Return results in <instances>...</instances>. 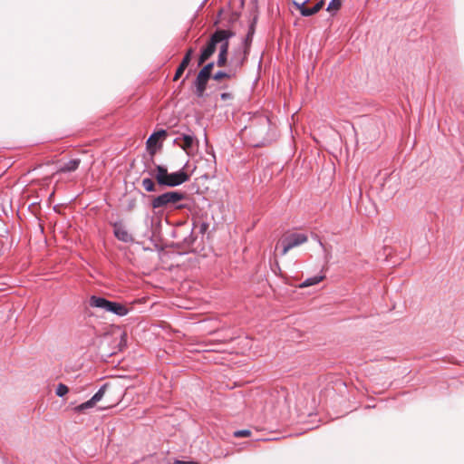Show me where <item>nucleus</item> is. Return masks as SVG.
<instances>
[{
    "mask_svg": "<svg viewBox=\"0 0 464 464\" xmlns=\"http://www.w3.org/2000/svg\"><path fill=\"white\" fill-rule=\"evenodd\" d=\"M307 3H299L295 4V8L300 12L302 16H311L316 14L313 7H306L305 5Z\"/></svg>",
    "mask_w": 464,
    "mask_h": 464,
    "instance_id": "15",
    "label": "nucleus"
},
{
    "mask_svg": "<svg viewBox=\"0 0 464 464\" xmlns=\"http://www.w3.org/2000/svg\"><path fill=\"white\" fill-rule=\"evenodd\" d=\"M191 60H189V58H186L185 56L183 57L181 63H179V65H181V67H188L189 63H190Z\"/></svg>",
    "mask_w": 464,
    "mask_h": 464,
    "instance_id": "26",
    "label": "nucleus"
},
{
    "mask_svg": "<svg viewBox=\"0 0 464 464\" xmlns=\"http://www.w3.org/2000/svg\"><path fill=\"white\" fill-rule=\"evenodd\" d=\"M251 430H239L233 433L235 438H248L251 436Z\"/></svg>",
    "mask_w": 464,
    "mask_h": 464,
    "instance_id": "21",
    "label": "nucleus"
},
{
    "mask_svg": "<svg viewBox=\"0 0 464 464\" xmlns=\"http://www.w3.org/2000/svg\"><path fill=\"white\" fill-rule=\"evenodd\" d=\"M175 464H199L197 461L176 460Z\"/></svg>",
    "mask_w": 464,
    "mask_h": 464,
    "instance_id": "28",
    "label": "nucleus"
},
{
    "mask_svg": "<svg viewBox=\"0 0 464 464\" xmlns=\"http://www.w3.org/2000/svg\"><path fill=\"white\" fill-rule=\"evenodd\" d=\"M193 53H194V50L192 48H188L185 53V57L186 58H189V60H191L192 58V55H193Z\"/></svg>",
    "mask_w": 464,
    "mask_h": 464,
    "instance_id": "27",
    "label": "nucleus"
},
{
    "mask_svg": "<svg viewBox=\"0 0 464 464\" xmlns=\"http://www.w3.org/2000/svg\"><path fill=\"white\" fill-rule=\"evenodd\" d=\"M81 162L82 160L80 159L70 160L67 162L63 163L56 170L55 174L74 172L79 169Z\"/></svg>",
    "mask_w": 464,
    "mask_h": 464,
    "instance_id": "12",
    "label": "nucleus"
},
{
    "mask_svg": "<svg viewBox=\"0 0 464 464\" xmlns=\"http://www.w3.org/2000/svg\"><path fill=\"white\" fill-rule=\"evenodd\" d=\"M238 58L237 55L235 54L234 58L232 59V67L228 69L227 72L226 71H218L213 75V79L217 82H220L223 79H232L237 76V70L241 67H237V62Z\"/></svg>",
    "mask_w": 464,
    "mask_h": 464,
    "instance_id": "10",
    "label": "nucleus"
},
{
    "mask_svg": "<svg viewBox=\"0 0 464 464\" xmlns=\"http://www.w3.org/2000/svg\"><path fill=\"white\" fill-rule=\"evenodd\" d=\"M155 178L160 185L176 187L188 181L190 176L183 169L173 173H168L165 167L159 165L156 167Z\"/></svg>",
    "mask_w": 464,
    "mask_h": 464,
    "instance_id": "2",
    "label": "nucleus"
},
{
    "mask_svg": "<svg viewBox=\"0 0 464 464\" xmlns=\"http://www.w3.org/2000/svg\"><path fill=\"white\" fill-rule=\"evenodd\" d=\"M234 36L231 30L218 29L209 36L206 44L201 48L198 64L200 66L207 62L218 49L217 65L224 67L227 63L229 41Z\"/></svg>",
    "mask_w": 464,
    "mask_h": 464,
    "instance_id": "1",
    "label": "nucleus"
},
{
    "mask_svg": "<svg viewBox=\"0 0 464 464\" xmlns=\"http://www.w3.org/2000/svg\"><path fill=\"white\" fill-rule=\"evenodd\" d=\"M341 5L342 0H331L327 6V11L335 13L341 8Z\"/></svg>",
    "mask_w": 464,
    "mask_h": 464,
    "instance_id": "19",
    "label": "nucleus"
},
{
    "mask_svg": "<svg viewBox=\"0 0 464 464\" xmlns=\"http://www.w3.org/2000/svg\"><path fill=\"white\" fill-rule=\"evenodd\" d=\"M213 68H214V63L213 62L208 63L199 71L198 73H200L209 79L211 76V72H212Z\"/></svg>",
    "mask_w": 464,
    "mask_h": 464,
    "instance_id": "18",
    "label": "nucleus"
},
{
    "mask_svg": "<svg viewBox=\"0 0 464 464\" xmlns=\"http://www.w3.org/2000/svg\"><path fill=\"white\" fill-rule=\"evenodd\" d=\"M185 198V194L179 191H169L157 196L151 201L152 208H160L169 205H175Z\"/></svg>",
    "mask_w": 464,
    "mask_h": 464,
    "instance_id": "6",
    "label": "nucleus"
},
{
    "mask_svg": "<svg viewBox=\"0 0 464 464\" xmlns=\"http://www.w3.org/2000/svg\"><path fill=\"white\" fill-rule=\"evenodd\" d=\"M319 243H320V245H321L323 247H324V244H323V242H322V241H319Z\"/></svg>",
    "mask_w": 464,
    "mask_h": 464,
    "instance_id": "30",
    "label": "nucleus"
},
{
    "mask_svg": "<svg viewBox=\"0 0 464 464\" xmlns=\"http://www.w3.org/2000/svg\"><path fill=\"white\" fill-rule=\"evenodd\" d=\"M105 387H102L99 391L87 401L76 406L74 411L76 412H82L87 409L92 408L98 401L102 400L104 395Z\"/></svg>",
    "mask_w": 464,
    "mask_h": 464,
    "instance_id": "11",
    "label": "nucleus"
},
{
    "mask_svg": "<svg viewBox=\"0 0 464 464\" xmlns=\"http://www.w3.org/2000/svg\"><path fill=\"white\" fill-rule=\"evenodd\" d=\"M111 226L113 227L114 237L118 240L124 243H130L133 241L131 234L121 222H114Z\"/></svg>",
    "mask_w": 464,
    "mask_h": 464,
    "instance_id": "9",
    "label": "nucleus"
},
{
    "mask_svg": "<svg viewBox=\"0 0 464 464\" xmlns=\"http://www.w3.org/2000/svg\"><path fill=\"white\" fill-rule=\"evenodd\" d=\"M324 5V2L323 0L319 1L318 3H316L313 8L314 10L315 13H318Z\"/></svg>",
    "mask_w": 464,
    "mask_h": 464,
    "instance_id": "24",
    "label": "nucleus"
},
{
    "mask_svg": "<svg viewBox=\"0 0 464 464\" xmlns=\"http://www.w3.org/2000/svg\"><path fill=\"white\" fill-rule=\"evenodd\" d=\"M254 34H255V24L252 23L248 28V32H247L246 36L244 41L245 50L242 53H236L238 58V60L237 62V67H242L244 63L246 61Z\"/></svg>",
    "mask_w": 464,
    "mask_h": 464,
    "instance_id": "8",
    "label": "nucleus"
},
{
    "mask_svg": "<svg viewBox=\"0 0 464 464\" xmlns=\"http://www.w3.org/2000/svg\"><path fill=\"white\" fill-rule=\"evenodd\" d=\"M166 135H167V132L164 130L154 132L153 134H151L150 136V138L147 140L148 146L151 147V146L155 145L160 138L165 137Z\"/></svg>",
    "mask_w": 464,
    "mask_h": 464,
    "instance_id": "16",
    "label": "nucleus"
},
{
    "mask_svg": "<svg viewBox=\"0 0 464 464\" xmlns=\"http://www.w3.org/2000/svg\"><path fill=\"white\" fill-rule=\"evenodd\" d=\"M308 237L304 233H285L277 242L276 248L282 247L281 255L285 256L290 249L306 243Z\"/></svg>",
    "mask_w": 464,
    "mask_h": 464,
    "instance_id": "4",
    "label": "nucleus"
},
{
    "mask_svg": "<svg viewBox=\"0 0 464 464\" xmlns=\"http://www.w3.org/2000/svg\"><path fill=\"white\" fill-rule=\"evenodd\" d=\"M208 80L209 79L208 77H206L200 73H198L197 78L195 80V87H196L195 93L198 98H201L204 96Z\"/></svg>",
    "mask_w": 464,
    "mask_h": 464,
    "instance_id": "13",
    "label": "nucleus"
},
{
    "mask_svg": "<svg viewBox=\"0 0 464 464\" xmlns=\"http://www.w3.org/2000/svg\"><path fill=\"white\" fill-rule=\"evenodd\" d=\"M258 127L255 128L254 131L259 134V141L256 146H266L268 144L275 136L276 130L272 127L271 121L267 117H262L258 120Z\"/></svg>",
    "mask_w": 464,
    "mask_h": 464,
    "instance_id": "5",
    "label": "nucleus"
},
{
    "mask_svg": "<svg viewBox=\"0 0 464 464\" xmlns=\"http://www.w3.org/2000/svg\"><path fill=\"white\" fill-rule=\"evenodd\" d=\"M221 100L227 101L233 99V94L231 92H223L220 95Z\"/></svg>",
    "mask_w": 464,
    "mask_h": 464,
    "instance_id": "25",
    "label": "nucleus"
},
{
    "mask_svg": "<svg viewBox=\"0 0 464 464\" xmlns=\"http://www.w3.org/2000/svg\"><path fill=\"white\" fill-rule=\"evenodd\" d=\"M89 303L92 307L101 308L119 316H124L130 312V309L126 305L118 302L109 301L101 296L92 295Z\"/></svg>",
    "mask_w": 464,
    "mask_h": 464,
    "instance_id": "3",
    "label": "nucleus"
},
{
    "mask_svg": "<svg viewBox=\"0 0 464 464\" xmlns=\"http://www.w3.org/2000/svg\"><path fill=\"white\" fill-rule=\"evenodd\" d=\"M68 392H69V389H68V387L65 384L59 383L57 388H56L55 393H56L57 396L63 397L65 394H67Z\"/></svg>",
    "mask_w": 464,
    "mask_h": 464,
    "instance_id": "20",
    "label": "nucleus"
},
{
    "mask_svg": "<svg viewBox=\"0 0 464 464\" xmlns=\"http://www.w3.org/2000/svg\"><path fill=\"white\" fill-rule=\"evenodd\" d=\"M324 277L325 276L324 275L309 277V278L305 279L303 283H301L299 285V287L305 288V287H309V286L317 285L320 282H322L324 279Z\"/></svg>",
    "mask_w": 464,
    "mask_h": 464,
    "instance_id": "14",
    "label": "nucleus"
},
{
    "mask_svg": "<svg viewBox=\"0 0 464 464\" xmlns=\"http://www.w3.org/2000/svg\"><path fill=\"white\" fill-rule=\"evenodd\" d=\"M175 143L180 147L188 155L194 153L195 147L198 143L195 136L189 134H183L175 139Z\"/></svg>",
    "mask_w": 464,
    "mask_h": 464,
    "instance_id": "7",
    "label": "nucleus"
},
{
    "mask_svg": "<svg viewBox=\"0 0 464 464\" xmlns=\"http://www.w3.org/2000/svg\"><path fill=\"white\" fill-rule=\"evenodd\" d=\"M186 70V67H181V65H179V67L176 70L175 75L173 77V81H178L181 75L183 74L184 71Z\"/></svg>",
    "mask_w": 464,
    "mask_h": 464,
    "instance_id": "23",
    "label": "nucleus"
},
{
    "mask_svg": "<svg viewBox=\"0 0 464 464\" xmlns=\"http://www.w3.org/2000/svg\"><path fill=\"white\" fill-rule=\"evenodd\" d=\"M142 187L148 192L155 190V183L151 179L146 178L142 179Z\"/></svg>",
    "mask_w": 464,
    "mask_h": 464,
    "instance_id": "17",
    "label": "nucleus"
},
{
    "mask_svg": "<svg viewBox=\"0 0 464 464\" xmlns=\"http://www.w3.org/2000/svg\"><path fill=\"white\" fill-rule=\"evenodd\" d=\"M309 2H310V0H292V3L294 5L295 4H299V3H309Z\"/></svg>",
    "mask_w": 464,
    "mask_h": 464,
    "instance_id": "29",
    "label": "nucleus"
},
{
    "mask_svg": "<svg viewBox=\"0 0 464 464\" xmlns=\"http://www.w3.org/2000/svg\"><path fill=\"white\" fill-rule=\"evenodd\" d=\"M194 227H198L199 233L203 235L208 231L209 225L207 222H200V223L194 222Z\"/></svg>",
    "mask_w": 464,
    "mask_h": 464,
    "instance_id": "22",
    "label": "nucleus"
},
{
    "mask_svg": "<svg viewBox=\"0 0 464 464\" xmlns=\"http://www.w3.org/2000/svg\"><path fill=\"white\" fill-rule=\"evenodd\" d=\"M183 208V206H181V205L177 207V208Z\"/></svg>",
    "mask_w": 464,
    "mask_h": 464,
    "instance_id": "31",
    "label": "nucleus"
}]
</instances>
